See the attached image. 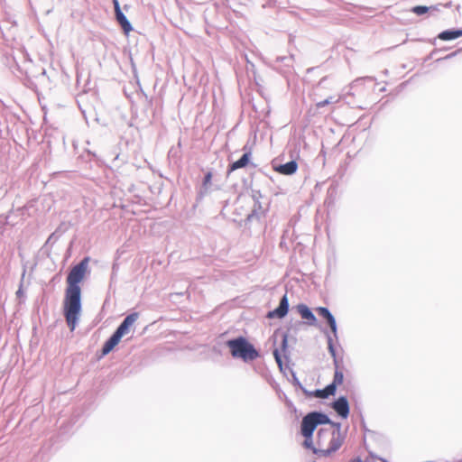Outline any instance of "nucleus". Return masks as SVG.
Here are the masks:
<instances>
[{"label":"nucleus","mask_w":462,"mask_h":462,"mask_svg":"<svg viewBox=\"0 0 462 462\" xmlns=\"http://www.w3.org/2000/svg\"><path fill=\"white\" fill-rule=\"evenodd\" d=\"M138 317L139 314L137 312L127 315L115 333L122 338L125 335L129 333L130 328L134 326Z\"/></svg>","instance_id":"5"},{"label":"nucleus","mask_w":462,"mask_h":462,"mask_svg":"<svg viewBox=\"0 0 462 462\" xmlns=\"http://www.w3.org/2000/svg\"><path fill=\"white\" fill-rule=\"evenodd\" d=\"M339 100V98H334L333 97H329L328 98H326L325 100L323 101H319L316 104V106L318 108H321L327 105H329V104H334V103H337Z\"/></svg>","instance_id":"19"},{"label":"nucleus","mask_w":462,"mask_h":462,"mask_svg":"<svg viewBox=\"0 0 462 462\" xmlns=\"http://www.w3.org/2000/svg\"><path fill=\"white\" fill-rule=\"evenodd\" d=\"M298 164L295 161L288 162L276 168V171L284 175H291L296 172Z\"/></svg>","instance_id":"11"},{"label":"nucleus","mask_w":462,"mask_h":462,"mask_svg":"<svg viewBox=\"0 0 462 462\" xmlns=\"http://www.w3.org/2000/svg\"><path fill=\"white\" fill-rule=\"evenodd\" d=\"M332 407L339 416L342 418H347L349 414V404L346 397H339L336 402H333Z\"/></svg>","instance_id":"8"},{"label":"nucleus","mask_w":462,"mask_h":462,"mask_svg":"<svg viewBox=\"0 0 462 462\" xmlns=\"http://www.w3.org/2000/svg\"><path fill=\"white\" fill-rule=\"evenodd\" d=\"M226 345L234 357L242 358L245 362L253 361L258 357V352L254 346L242 337L228 340Z\"/></svg>","instance_id":"3"},{"label":"nucleus","mask_w":462,"mask_h":462,"mask_svg":"<svg viewBox=\"0 0 462 462\" xmlns=\"http://www.w3.org/2000/svg\"><path fill=\"white\" fill-rule=\"evenodd\" d=\"M311 414L314 415V420H315L317 425L329 424L330 426L328 428H331V429L335 428V427H333L334 422L330 420V419L328 418V415L321 413V412H318V411H313V412H311Z\"/></svg>","instance_id":"15"},{"label":"nucleus","mask_w":462,"mask_h":462,"mask_svg":"<svg viewBox=\"0 0 462 462\" xmlns=\"http://www.w3.org/2000/svg\"><path fill=\"white\" fill-rule=\"evenodd\" d=\"M88 266V258L86 257L76 264L67 276L68 287L65 291L63 301L66 322L73 331L79 322L81 313V289L79 282L84 279Z\"/></svg>","instance_id":"1"},{"label":"nucleus","mask_w":462,"mask_h":462,"mask_svg":"<svg viewBox=\"0 0 462 462\" xmlns=\"http://www.w3.org/2000/svg\"><path fill=\"white\" fill-rule=\"evenodd\" d=\"M297 310L300 313V315L301 316V318L306 320L308 325H310V326L316 325L317 319L307 305L299 304L297 306Z\"/></svg>","instance_id":"9"},{"label":"nucleus","mask_w":462,"mask_h":462,"mask_svg":"<svg viewBox=\"0 0 462 462\" xmlns=\"http://www.w3.org/2000/svg\"><path fill=\"white\" fill-rule=\"evenodd\" d=\"M121 340V337L119 336H117L116 333H114L108 340L106 341V343L104 344L103 346V348H102V354L104 356L107 355L108 353H110L113 348L120 342Z\"/></svg>","instance_id":"12"},{"label":"nucleus","mask_w":462,"mask_h":462,"mask_svg":"<svg viewBox=\"0 0 462 462\" xmlns=\"http://www.w3.org/2000/svg\"><path fill=\"white\" fill-rule=\"evenodd\" d=\"M273 356L275 358V361L277 362V364L282 366V357H281V355H280V351L279 349L275 348L273 350Z\"/></svg>","instance_id":"22"},{"label":"nucleus","mask_w":462,"mask_h":462,"mask_svg":"<svg viewBox=\"0 0 462 462\" xmlns=\"http://www.w3.org/2000/svg\"><path fill=\"white\" fill-rule=\"evenodd\" d=\"M336 392L335 384H328L322 390L316 391V396L319 398H328L329 395H333Z\"/></svg>","instance_id":"16"},{"label":"nucleus","mask_w":462,"mask_h":462,"mask_svg":"<svg viewBox=\"0 0 462 462\" xmlns=\"http://www.w3.org/2000/svg\"><path fill=\"white\" fill-rule=\"evenodd\" d=\"M250 156L251 153L249 152H245L239 160H237L236 162H233L230 165L228 171H234L240 168L245 167L249 162Z\"/></svg>","instance_id":"13"},{"label":"nucleus","mask_w":462,"mask_h":462,"mask_svg":"<svg viewBox=\"0 0 462 462\" xmlns=\"http://www.w3.org/2000/svg\"><path fill=\"white\" fill-rule=\"evenodd\" d=\"M328 348L334 359V365L337 366V365L338 364V360L336 356V350H335V347L333 345V339H332L331 336H329V335H328Z\"/></svg>","instance_id":"18"},{"label":"nucleus","mask_w":462,"mask_h":462,"mask_svg":"<svg viewBox=\"0 0 462 462\" xmlns=\"http://www.w3.org/2000/svg\"><path fill=\"white\" fill-rule=\"evenodd\" d=\"M462 36V30H447L439 34V39L442 41H451Z\"/></svg>","instance_id":"14"},{"label":"nucleus","mask_w":462,"mask_h":462,"mask_svg":"<svg viewBox=\"0 0 462 462\" xmlns=\"http://www.w3.org/2000/svg\"><path fill=\"white\" fill-rule=\"evenodd\" d=\"M282 347L283 351H285L287 348V336L286 335H284L282 337Z\"/></svg>","instance_id":"24"},{"label":"nucleus","mask_w":462,"mask_h":462,"mask_svg":"<svg viewBox=\"0 0 462 462\" xmlns=\"http://www.w3.org/2000/svg\"><path fill=\"white\" fill-rule=\"evenodd\" d=\"M334 429L321 428L319 430L313 447L309 448L319 457H328L336 452L344 442V435L341 433V424L333 423Z\"/></svg>","instance_id":"2"},{"label":"nucleus","mask_w":462,"mask_h":462,"mask_svg":"<svg viewBox=\"0 0 462 462\" xmlns=\"http://www.w3.org/2000/svg\"><path fill=\"white\" fill-rule=\"evenodd\" d=\"M430 8L424 5H417L414 6L411 11L412 13L416 14L417 15L424 14L428 12Z\"/></svg>","instance_id":"20"},{"label":"nucleus","mask_w":462,"mask_h":462,"mask_svg":"<svg viewBox=\"0 0 462 462\" xmlns=\"http://www.w3.org/2000/svg\"><path fill=\"white\" fill-rule=\"evenodd\" d=\"M23 278H24V273H23L22 275V281H21V283H20V286L16 291V296L18 298H23L24 297V291H23Z\"/></svg>","instance_id":"21"},{"label":"nucleus","mask_w":462,"mask_h":462,"mask_svg":"<svg viewBox=\"0 0 462 462\" xmlns=\"http://www.w3.org/2000/svg\"><path fill=\"white\" fill-rule=\"evenodd\" d=\"M344 380V374L343 373L338 369V364L337 366H335V374L334 379L331 384H335V387L337 388V385H339L343 383Z\"/></svg>","instance_id":"17"},{"label":"nucleus","mask_w":462,"mask_h":462,"mask_svg":"<svg viewBox=\"0 0 462 462\" xmlns=\"http://www.w3.org/2000/svg\"><path fill=\"white\" fill-rule=\"evenodd\" d=\"M114 7H115V13H116V18L120 26L122 27L125 33H128L133 30V27L130 23V22L127 20L126 16L123 14L118 0H113Z\"/></svg>","instance_id":"6"},{"label":"nucleus","mask_w":462,"mask_h":462,"mask_svg":"<svg viewBox=\"0 0 462 462\" xmlns=\"http://www.w3.org/2000/svg\"><path fill=\"white\" fill-rule=\"evenodd\" d=\"M317 312L319 313V315L324 319H327L333 334H334V337H337V323H336V319L334 318V316L331 314V312L329 311L328 309L325 308V307H319L317 309Z\"/></svg>","instance_id":"10"},{"label":"nucleus","mask_w":462,"mask_h":462,"mask_svg":"<svg viewBox=\"0 0 462 462\" xmlns=\"http://www.w3.org/2000/svg\"><path fill=\"white\" fill-rule=\"evenodd\" d=\"M317 423L314 420V415L311 412L308 413L305 417H303L301 421V434L305 438L303 442V446L305 448H312L313 447V432L317 428Z\"/></svg>","instance_id":"4"},{"label":"nucleus","mask_w":462,"mask_h":462,"mask_svg":"<svg viewBox=\"0 0 462 462\" xmlns=\"http://www.w3.org/2000/svg\"><path fill=\"white\" fill-rule=\"evenodd\" d=\"M211 179H212V174L211 172H208L205 177H204V180H203V185L204 186H208V184H210L211 182Z\"/></svg>","instance_id":"23"},{"label":"nucleus","mask_w":462,"mask_h":462,"mask_svg":"<svg viewBox=\"0 0 462 462\" xmlns=\"http://www.w3.org/2000/svg\"><path fill=\"white\" fill-rule=\"evenodd\" d=\"M288 310H289V300H288L287 295L284 294L283 297L281 299L278 308H276L275 310H273L272 311H269L267 314V318L282 319L287 314Z\"/></svg>","instance_id":"7"},{"label":"nucleus","mask_w":462,"mask_h":462,"mask_svg":"<svg viewBox=\"0 0 462 462\" xmlns=\"http://www.w3.org/2000/svg\"><path fill=\"white\" fill-rule=\"evenodd\" d=\"M357 462H362V460L358 459Z\"/></svg>","instance_id":"25"}]
</instances>
